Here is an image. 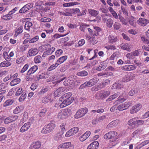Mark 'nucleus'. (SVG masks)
I'll list each match as a JSON object with an SVG mask.
<instances>
[{
	"label": "nucleus",
	"mask_w": 149,
	"mask_h": 149,
	"mask_svg": "<svg viewBox=\"0 0 149 149\" xmlns=\"http://www.w3.org/2000/svg\"><path fill=\"white\" fill-rule=\"evenodd\" d=\"M117 133L115 131L110 132L105 134L104 136V138L106 139H110V142L115 141L116 140L115 137L117 135Z\"/></svg>",
	"instance_id": "nucleus-3"
},
{
	"label": "nucleus",
	"mask_w": 149,
	"mask_h": 149,
	"mask_svg": "<svg viewBox=\"0 0 149 149\" xmlns=\"http://www.w3.org/2000/svg\"><path fill=\"white\" fill-rule=\"evenodd\" d=\"M39 36H36L33 37L31 40H29V42L30 43H33L38 41L39 40Z\"/></svg>",
	"instance_id": "nucleus-52"
},
{
	"label": "nucleus",
	"mask_w": 149,
	"mask_h": 149,
	"mask_svg": "<svg viewBox=\"0 0 149 149\" xmlns=\"http://www.w3.org/2000/svg\"><path fill=\"white\" fill-rule=\"evenodd\" d=\"M119 95V93H117L110 96L106 100V101H109L115 99V98L117 97Z\"/></svg>",
	"instance_id": "nucleus-39"
},
{
	"label": "nucleus",
	"mask_w": 149,
	"mask_h": 149,
	"mask_svg": "<svg viewBox=\"0 0 149 149\" xmlns=\"http://www.w3.org/2000/svg\"><path fill=\"white\" fill-rule=\"evenodd\" d=\"M38 66L37 65H34L28 71L26 75H30L34 74L38 69Z\"/></svg>",
	"instance_id": "nucleus-15"
},
{
	"label": "nucleus",
	"mask_w": 149,
	"mask_h": 149,
	"mask_svg": "<svg viewBox=\"0 0 149 149\" xmlns=\"http://www.w3.org/2000/svg\"><path fill=\"white\" fill-rule=\"evenodd\" d=\"M59 65V64L56 63L51 65L48 69V71H50L55 69Z\"/></svg>",
	"instance_id": "nucleus-47"
},
{
	"label": "nucleus",
	"mask_w": 149,
	"mask_h": 149,
	"mask_svg": "<svg viewBox=\"0 0 149 149\" xmlns=\"http://www.w3.org/2000/svg\"><path fill=\"white\" fill-rule=\"evenodd\" d=\"M72 94L71 93H65L59 99V101L62 102L63 100L65 99L68 98L70 97H72L71 96Z\"/></svg>",
	"instance_id": "nucleus-24"
},
{
	"label": "nucleus",
	"mask_w": 149,
	"mask_h": 149,
	"mask_svg": "<svg viewBox=\"0 0 149 149\" xmlns=\"http://www.w3.org/2000/svg\"><path fill=\"white\" fill-rule=\"evenodd\" d=\"M23 27L22 26H17L15 30V33L14 36L17 37L18 35L22 32L23 31Z\"/></svg>",
	"instance_id": "nucleus-22"
},
{
	"label": "nucleus",
	"mask_w": 149,
	"mask_h": 149,
	"mask_svg": "<svg viewBox=\"0 0 149 149\" xmlns=\"http://www.w3.org/2000/svg\"><path fill=\"white\" fill-rule=\"evenodd\" d=\"M142 132V131L141 130L137 129L133 132L132 134V137L138 136L139 135L141 134Z\"/></svg>",
	"instance_id": "nucleus-35"
},
{
	"label": "nucleus",
	"mask_w": 149,
	"mask_h": 149,
	"mask_svg": "<svg viewBox=\"0 0 149 149\" xmlns=\"http://www.w3.org/2000/svg\"><path fill=\"white\" fill-rule=\"evenodd\" d=\"M38 52V50L36 48H32L29 49L27 54V56L29 57L34 56L37 54Z\"/></svg>",
	"instance_id": "nucleus-8"
},
{
	"label": "nucleus",
	"mask_w": 149,
	"mask_h": 149,
	"mask_svg": "<svg viewBox=\"0 0 149 149\" xmlns=\"http://www.w3.org/2000/svg\"><path fill=\"white\" fill-rule=\"evenodd\" d=\"M11 64L9 61H6L1 62L0 64V66L1 67H7L10 66Z\"/></svg>",
	"instance_id": "nucleus-31"
},
{
	"label": "nucleus",
	"mask_w": 149,
	"mask_h": 149,
	"mask_svg": "<svg viewBox=\"0 0 149 149\" xmlns=\"http://www.w3.org/2000/svg\"><path fill=\"white\" fill-rule=\"evenodd\" d=\"M3 56L6 61H10L11 59L9 56L8 53L6 52H4L3 53Z\"/></svg>",
	"instance_id": "nucleus-42"
},
{
	"label": "nucleus",
	"mask_w": 149,
	"mask_h": 149,
	"mask_svg": "<svg viewBox=\"0 0 149 149\" xmlns=\"http://www.w3.org/2000/svg\"><path fill=\"white\" fill-rule=\"evenodd\" d=\"M140 50H136L132 52V55L134 56H137L140 54Z\"/></svg>",
	"instance_id": "nucleus-62"
},
{
	"label": "nucleus",
	"mask_w": 149,
	"mask_h": 149,
	"mask_svg": "<svg viewBox=\"0 0 149 149\" xmlns=\"http://www.w3.org/2000/svg\"><path fill=\"white\" fill-rule=\"evenodd\" d=\"M77 74L78 76L84 77L87 75H88V73L86 71L83 70L77 72Z\"/></svg>",
	"instance_id": "nucleus-41"
},
{
	"label": "nucleus",
	"mask_w": 149,
	"mask_h": 149,
	"mask_svg": "<svg viewBox=\"0 0 149 149\" xmlns=\"http://www.w3.org/2000/svg\"><path fill=\"white\" fill-rule=\"evenodd\" d=\"M18 118V116L17 115L7 117L4 120V123L8 124L13 121L16 120Z\"/></svg>",
	"instance_id": "nucleus-12"
},
{
	"label": "nucleus",
	"mask_w": 149,
	"mask_h": 149,
	"mask_svg": "<svg viewBox=\"0 0 149 149\" xmlns=\"http://www.w3.org/2000/svg\"><path fill=\"white\" fill-rule=\"evenodd\" d=\"M138 119H136V126H138L143 124L144 123V121L141 120H138Z\"/></svg>",
	"instance_id": "nucleus-60"
},
{
	"label": "nucleus",
	"mask_w": 149,
	"mask_h": 149,
	"mask_svg": "<svg viewBox=\"0 0 149 149\" xmlns=\"http://www.w3.org/2000/svg\"><path fill=\"white\" fill-rule=\"evenodd\" d=\"M142 107V105L140 104H138L133 106L130 110V113L133 114L136 113L140 110Z\"/></svg>",
	"instance_id": "nucleus-9"
},
{
	"label": "nucleus",
	"mask_w": 149,
	"mask_h": 149,
	"mask_svg": "<svg viewBox=\"0 0 149 149\" xmlns=\"http://www.w3.org/2000/svg\"><path fill=\"white\" fill-rule=\"evenodd\" d=\"M26 93L24 92L19 98V101L20 102L23 101L26 98Z\"/></svg>",
	"instance_id": "nucleus-55"
},
{
	"label": "nucleus",
	"mask_w": 149,
	"mask_h": 149,
	"mask_svg": "<svg viewBox=\"0 0 149 149\" xmlns=\"http://www.w3.org/2000/svg\"><path fill=\"white\" fill-rule=\"evenodd\" d=\"M139 90L136 88H134L131 90L129 92V94L130 95L132 96L137 93Z\"/></svg>",
	"instance_id": "nucleus-45"
},
{
	"label": "nucleus",
	"mask_w": 149,
	"mask_h": 149,
	"mask_svg": "<svg viewBox=\"0 0 149 149\" xmlns=\"http://www.w3.org/2000/svg\"><path fill=\"white\" fill-rule=\"evenodd\" d=\"M65 88H59L54 92V94L55 96L57 97L60 95L62 93L65 91Z\"/></svg>",
	"instance_id": "nucleus-19"
},
{
	"label": "nucleus",
	"mask_w": 149,
	"mask_h": 149,
	"mask_svg": "<svg viewBox=\"0 0 149 149\" xmlns=\"http://www.w3.org/2000/svg\"><path fill=\"white\" fill-rule=\"evenodd\" d=\"M48 77V74L47 73L44 72L41 73L39 76V77L40 79H45Z\"/></svg>",
	"instance_id": "nucleus-54"
},
{
	"label": "nucleus",
	"mask_w": 149,
	"mask_h": 149,
	"mask_svg": "<svg viewBox=\"0 0 149 149\" xmlns=\"http://www.w3.org/2000/svg\"><path fill=\"white\" fill-rule=\"evenodd\" d=\"M65 36V35H62L58 33L55 34L53 37V39L54 40L56 39H58L61 37H63Z\"/></svg>",
	"instance_id": "nucleus-59"
},
{
	"label": "nucleus",
	"mask_w": 149,
	"mask_h": 149,
	"mask_svg": "<svg viewBox=\"0 0 149 149\" xmlns=\"http://www.w3.org/2000/svg\"><path fill=\"white\" fill-rule=\"evenodd\" d=\"M92 86V85H91V81L90 80L89 81L86 82L81 85L80 86V88L82 89L84 88H85L86 87H89Z\"/></svg>",
	"instance_id": "nucleus-37"
},
{
	"label": "nucleus",
	"mask_w": 149,
	"mask_h": 149,
	"mask_svg": "<svg viewBox=\"0 0 149 149\" xmlns=\"http://www.w3.org/2000/svg\"><path fill=\"white\" fill-rule=\"evenodd\" d=\"M110 94L109 91H103L98 92L95 95V97L97 99L105 98Z\"/></svg>",
	"instance_id": "nucleus-4"
},
{
	"label": "nucleus",
	"mask_w": 149,
	"mask_h": 149,
	"mask_svg": "<svg viewBox=\"0 0 149 149\" xmlns=\"http://www.w3.org/2000/svg\"><path fill=\"white\" fill-rule=\"evenodd\" d=\"M134 77V74L132 73L126 74L124 77L122 81L124 82H127L133 79Z\"/></svg>",
	"instance_id": "nucleus-10"
},
{
	"label": "nucleus",
	"mask_w": 149,
	"mask_h": 149,
	"mask_svg": "<svg viewBox=\"0 0 149 149\" xmlns=\"http://www.w3.org/2000/svg\"><path fill=\"white\" fill-rule=\"evenodd\" d=\"M118 40L117 36L112 35H109L108 37V42L111 43L116 42Z\"/></svg>",
	"instance_id": "nucleus-20"
},
{
	"label": "nucleus",
	"mask_w": 149,
	"mask_h": 149,
	"mask_svg": "<svg viewBox=\"0 0 149 149\" xmlns=\"http://www.w3.org/2000/svg\"><path fill=\"white\" fill-rule=\"evenodd\" d=\"M55 4V2H49L46 3L45 4V6L46 7L45 8L43 9V10L45 12H46L47 11L49 10L50 9V7L48 6H54Z\"/></svg>",
	"instance_id": "nucleus-21"
},
{
	"label": "nucleus",
	"mask_w": 149,
	"mask_h": 149,
	"mask_svg": "<svg viewBox=\"0 0 149 149\" xmlns=\"http://www.w3.org/2000/svg\"><path fill=\"white\" fill-rule=\"evenodd\" d=\"M70 111L71 110L70 109H65L61 110L58 113L57 118L60 120L64 119L68 116Z\"/></svg>",
	"instance_id": "nucleus-1"
},
{
	"label": "nucleus",
	"mask_w": 149,
	"mask_h": 149,
	"mask_svg": "<svg viewBox=\"0 0 149 149\" xmlns=\"http://www.w3.org/2000/svg\"><path fill=\"white\" fill-rule=\"evenodd\" d=\"M113 27L114 30H118L120 28L121 24L118 22H115L113 25Z\"/></svg>",
	"instance_id": "nucleus-44"
},
{
	"label": "nucleus",
	"mask_w": 149,
	"mask_h": 149,
	"mask_svg": "<svg viewBox=\"0 0 149 149\" xmlns=\"http://www.w3.org/2000/svg\"><path fill=\"white\" fill-rule=\"evenodd\" d=\"M12 15L10 14L9 13L4 15H3L2 17V18L4 20H8L11 19L12 18Z\"/></svg>",
	"instance_id": "nucleus-46"
},
{
	"label": "nucleus",
	"mask_w": 149,
	"mask_h": 149,
	"mask_svg": "<svg viewBox=\"0 0 149 149\" xmlns=\"http://www.w3.org/2000/svg\"><path fill=\"white\" fill-rule=\"evenodd\" d=\"M20 81V79L19 78H16L12 80L10 82V84L11 86H13L19 84Z\"/></svg>",
	"instance_id": "nucleus-34"
},
{
	"label": "nucleus",
	"mask_w": 149,
	"mask_h": 149,
	"mask_svg": "<svg viewBox=\"0 0 149 149\" xmlns=\"http://www.w3.org/2000/svg\"><path fill=\"white\" fill-rule=\"evenodd\" d=\"M106 67V65L104 63H102L99 65L96 70L99 71L104 69Z\"/></svg>",
	"instance_id": "nucleus-51"
},
{
	"label": "nucleus",
	"mask_w": 149,
	"mask_h": 149,
	"mask_svg": "<svg viewBox=\"0 0 149 149\" xmlns=\"http://www.w3.org/2000/svg\"><path fill=\"white\" fill-rule=\"evenodd\" d=\"M88 110L86 108L81 109L78 110L74 115V118L78 119L84 116L88 112Z\"/></svg>",
	"instance_id": "nucleus-5"
},
{
	"label": "nucleus",
	"mask_w": 149,
	"mask_h": 149,
	"mask_svg": "<svg viewBox=\"0 0 149 149\" xmlns=\"http://www.w3.org/2000/svg\"><path fill=\"white\" fill-rule=\"evenodd\" d=\"M68 57L66 56H64L59 58L57 61V63L59 65L63 63L67 59Z\"/></svg>",
	"instance_id": "nucleus-29"
},
{
	"label": "nucleus",
	"mask_w": 149,
	"mask_h": 149,
	"mask_svg": "<svg viewBox=\"0 0 149 149\" xmlns=\"http://www.w3.org/2000/svg\"><path fill=\"white\" fill-rule=\"evenodd\" d=\"M31 124L29 122L25 123L19 130V132L21 133L24 132L28 131L30 128Z\"/></svg>",
	"instance_id": "nucleus-11"
},
{
	"label": "nucleus",
	"mask_w": 149,
	"mask_h": 149,
	"mask_svg": "<svg viewBox=\"0 0 149 149\" xmlns=\"http://www.w3.org/2000/svg\"><path fill=\"white\" fill-rule=\"evenodd\" d=\"M22 107L21 106L17 107L13 110V113L14 114H17L21 112Z\"/></svg>",
	"instance_id": "nucleus-53"
},
{
	"label": "nucleus",
	"mask_w": 149,
	"mask_h": 149,
	"mask_svg": "<svg viewBox=\"0 0 149 149\" xmlns=\"http://www.w3.org/2000/svg\"><path fill=\"white\" fill-rule=\"evenodd\" d=\"M41 146L40 142L37 141L32 143L29 147V149H38Z\"/></svg>",
	"instance_id": "nucleus-14"
},
{
	"label": "nucleus",
	"mask_w": 149,
	"mask_h": 149,
	"mask_svg": "<svg viewBox=\"0 0 149 149\" xmlns=\"http://www.w3.org/2000/svg\"><path fill=\"white\" fill-rule=\"evenodd\" d=\"M120 123L119 120H114L110 123L108 125V127H116Z\"/></svg>",
	"instance_id": "nucleus-23"
},
{
	"label": "nucleus",
	"mask_w": 149,
	"mask_h": 149,
	"mask_svg": "<svg viewBox=\"0 0 149 149\" xmlns=\"http://www.w3.org/2000/svg\"><path fill=\"white\" fill-rule=\"evenodd\" d=\"M55 50V48L54 47L49 48L46 52H45V54L46 55H49L51 54Z\"/></svg>",
	"instance_id": "nucleus-38"
},
{
	"label": "nucleus",
	"mask_w": 149,
	"mask_h": 149,
	"mask_svg": "<svg viewBox=\"0 0 149 149\" xmlns=\"http://www.w3.org/2000/svg\"><path fill=\"white\" fill-rule=\"evenodd\" d=\"M14 102V100L12 99H8L6 100L3 104V107H5L11 105Z\"/></svg>",
	"instance_id": "nucleus-36"
},
{
	"label": "nucleus",
	"mask_w": 149,
	"mask_h": 149,
	"mask_svg": "<svg viewBox=\"0 0 149 149\" xmlns=\"http://www.w3.org/2000/svg\"><path fill=\"white\" fill-rule=\"evenodd\" d=\"M63 132H60L56 134L54 137V139L56 141L61 140L63 138Z\"/></svg>",
	"instance_id": "nucleus-26"
},
{
	"label": "nucleus",
	"mask_w": 149,
	"mask_h": 149,
	"mask_svg": "<svg viewBox=\"0 0 149 149\" xmlns=\"http://www.w3.org/2000/svg\"><path fill=\"white\" fill-rule=\"evenodd\" d=\"M79 4V3L77 2H73L64 3L63 4V6L64 7H68L73 6Z\"/></svg>",
	"instance_id": "nucleus-28"
},
{
	"label": "nucleus",
	"mask_w": 149,
	"mask_h": 149,
	"mask_svg": "<svg viewBox=\"0 0 149 149\" xmlns=\"http://www.w3.org/2000/svg\"><path fill=\"white\" fill-rule=\"evenodd\" d=\"M23 91V90L22 88H20L17 91L15 95L16 96H18L20 95Z\"/></svg>",
	"instance_id": "nucleus-64"
},
{
	"label": "nucleus",
	"mask_w": 149,
	"mask_h": 149,
	"mask_svg": "<svg viewBox=\"0 0 149 149\" xmlns=\"http://www.w3.org/2000/svg\"><path fill=\"white\" fill-rule=\"evenodd\" d=\"M138 22L139 25L143 26L146 25L149 22V20L146 19L140 18Z\"/></svg>",
	"instance_id": "nucleus-16"
},
{
	"label": "nucleus",
	"mask_w": 149,
	"mask_h": 149,
	"mask_svg": "<svg viewBox=\"0 0 149 149\" xmlns=\"http://www.w3.org/2000/svg\"><path fill=\"white\" fill-rule=\"evenodd\" d=\"M51 97L50 95H48L47 96L43 97L42 100V101L43 103H46L49 102H51L52 100L51 99Z\"/></svg>",
	"instance_id": "nucleus-25"
},
{
	"label": "nucleus",
	"mask_w": 149,
	"mask_h": 149,
	"mask_svg": "<svg viewBox=\"0 0 149 149\" xmlns=\"http://www.w3.org/2000/svg\"><path fill=\"white\" fill-rule=\"evenodd\" d=\"M118 55V52H115L109 58V60H113L115 58L117 57Z\"/></svg>",
	"instance_id": "nucleus-58"
},
{
	"label": "nucleus",
	"mask_w": 149,
	"mask_h": 149,
	"mask_svg": "<svg viewBox=\"0 0 149 149\" xmlns=\"http://www.w3.org/2000/svg\"><path fill=\"white\" fill-rule=\"evenodd\" d=\"M73 100V98L72 97L69 98H67V99H65V100H64L61 102V103L59 104V107L61 108L65 107L72 103Z\"/></svg>",
	"instance_id": "nucleus-6"
},
{
	"label": "nucleus",
	"mask_w": 149,
	"mask_h": 149,
	"mask_svg": "<svg viewBox=\"0 0 149 149\" xmlns=\"http://www.w3.org/2000/svg\"><path fill=\"white\" fill-rule=\"evenodd\" d=\"M130 102H125L120 104L118 106V109L119 111H122L127 109L131 106Z\"/></svg>",
	"instance_id": "nucleus-7"
},
{
	"label": "nucleus",
	"mask_w": 149,
	"mask_h": 149,
	"mask_svg": "<svg viewBox=\"0 0 149 149\" xmlns=\"http://www.w3.org/2000/svg\"><path fill=\"white\" fill-rule=\"evenodd\" d=\"M136 68L135 66L132 65H127L122 67L121 69L123 70L130 71L135 70Z\"/></svg>",
	"instance_id": "nucleus-13"
},
{
	"label": "nucleus",
	"mask_w": 149,
	"mask_h": 149,
	"mask_svg": "<svg viewBox=\"0 0 149 149\" xmlns=\"http://www.w3.org/2000/svg\"><path fill=\"white\" fill-rule=\"evenodd\" d=\"M126 99L124 98H121L119 97L114 102V104L115 105H118L121 103H122L126 100Z\"/></svg>",
	"instance_id": "nucleus-27"
},
{
	"label": "nucleus",
	"mask_w": 149,
	"mask_h": 149,
	"mask_svg": "<svg viewBox=\"0 0 149 149\" xmlns=\"http://www.w3.org/2000/svg\"><path fill=\"white\" fill-rule=\"evenodd\" d=\"M41 60L42 58L41 56L39 55L36 56L34 59V61L36 63H40Z\"/></svg>",
	"instance_id": "nucleus-48"
},
{
	"label": "nucleus",
	"mask_w": 149,
	"mask_h": 149,
	"mask_svg": "<svg viewBox=\"0 0 149 149\" xmlns=\"http://www.w3.org/2000/svg\"><path fill=\"white\" fill-rule=\"evenodd\" d=\"M113 24V20L111 18H109L107 20L106 26L109 28H111Z\"/></svg>",
	"instance_id": "nucleus-40"
},
{
	"label": "nucleus",
	"mask_w": 149,
	"mask_h": 149,
	"mask_svg": "<svg viewBox=\"0 0 149 149\" xmlns=\"http://www.w3.org/2000/svg\"><path fill=\"white\" fill-rule=\"evenodd\" d=\"M32 25L33 24L31 22L29 21H27L25 25L24 29L25 30L29 31H30V28L32 26Z\"/></svg>",
	"instance_id": "nucleus-33"
},
{
	"label": "nucleus",
	"mask_w": 149,
	"mask_h": 149,
	"mask_svg": "<svg viewBox=\"0 0 149 149\" xmlns=\"http://www.w3.org/2000/svg\"><path fill=\"white\" fill-rule=\"evenodd\" d=\"M131 45L127 43H123L121 44L120 47L121 48L129 52L131 51Z\"/></svg>",
	"instance_id": "nucleus-18"
},
{
	"label": "nucleus",
	"mask_w": 149,
	"mask_h": 149,
	"mask_svg": "<svg viewBox=\"0 0 149 149\" xmlns=\"http://www.w3.org/2000/svg\"><path fill=\"white\" fill-rule=\"evenodd\" d=\"M88 11L90 15L95 17L99 13L98 11L94 10H89Z\"/></svg>",
	"instance_id": "nucleus-43"
},
{
	"label": "nucleus",
	"mask_w": 149,
	"mask_h": 149,
	"mask_svg": "<svg viewBox=\"0 0 149 149\" xmlns=\"http://www.w3.org/2000/svg\"><path fill=\"white\" fill-rule=\"evenodd\" d=\"M106 117L105 116H100L96 119V120L97 122H101L103 120H104L105 119Z\"/></svg>",
	"instance_id": "nucleus-63"
},
{
	"label": "nucleus",
	"mask_w": 149,
	"mask_h": 149,
	"mask_svg": "<svg viewBox=\"0 0 149 149\" xmlns=\"http://www.w3.org/2000/svg\"><path fill=\"white\" fill-rule=\"evenodd\" d=\"M98 80V79L97 77H95L91 79L90 81L91 84V85L93 86L97 83Z\"/></svg>",
	"instance_id": "nucleus-57"
},
{
	"label": "nucleus",
	"mask_w": 149,
	"mask_h": 149,
	"mask_svg": "<svg viewBox=\"0 0 149 149\" xmlns=\"http://www.w3.org/2000/svg\"><path fill=\"white\" fill-rule=\"evenodd\" d=\"M29 65L28 64H26L24 66L20 71L21 73H23L27 70L29 67Z\"/></svg>",
	"instance_id": "nucleus-56"
},
{
	"label": "nucleus",
	"mask_w": 149,
	"mask_h": 149,
	"mask_svg": "<svg viewBox=\"0 0 149 149\" xmlns=\"http://www.w3.org/2000/svg\"><path fill=\"white\" fill-rule=\"evenodd\" d=\"M65 149H67L70 148V149H73V145L70 142H66L63 143Z\"/></svg>",
	"instance_id": "nucleus-32"
},
{
	"label": "nucleus",
	"mask_w": 149,
	"mask_h": 149,
	"mask_svg": "<svg viewBox=\"0 0 149 149\" xmlns=\"http://www.w3.org/2000/svg\"><path fill=\"white\" fill-rule=\"evenodd\" d=\"M119 19L120 20V22L122 23V24L125 25H127L128 24L127 22L126 21V20L121 15H119Z\"/></svg>",
	"instance_id": "nucleus-50"
},
{
	"label": "nucleus",
	"mask_w": 149,
	"mask_h": 149,
	"mask_svg": "<svg viewBox=\"0 0 149 149\" xmlns=\"http://www.w3.org/2000/svg\"><path fill=\"white\" fill-rule=\"evenodd\" d=\"M55 124L54 123H50L45 125L41 130V132L43 134H47L52 131L55 127Z\"/></svg>",
	"instance_id": "nucleus-2"
},
{
	"label": "nucleus",
	"mask_w": 149,
	"mask_h": 149,
	"mask_svg": "<svg viewBox=\"0 0 149 149\" xmlns=\"http://www.w3.org/2000/svg\"><path fill=\"white\" fill-rule=\"evenodd\" d=\"M136 119H138V118H134L130 120L128 122V124L129 125H134L136 126Z\"/></svg>",
	"instance_id": "nucleus-30"
},
{
	"label": "nucleus",
	"mask_w": 149,
	"mask_h": 149,
	"mask_svg": "<svg viewBox=\"0 0 149 149\" xmlns=\"http://www.w3.org/2000/svg\"><path fill=\"white\" fill-rule=\"evenodd\" d=\"M28 45H21L20 46L19 48L22 52H24L29 47Z\"/></svg>",
	"instance_id": "nucleus-49"
},
{
	"label": "nucleus",
	"mask_w": 149,
	"mask_h": 149,
	"mask_svg": "<svg viewBox=\"0 0 149 149\" xmlns=\"http://www.w3.org/2000/svg\"><path fill=\"white\" fill-rule=\"evenodd\" d=\"M98 145V142L97 141H94L88 146L87 149H97Z\"/></svg>",
	"instance_id": "nucleus-17"
},
{
	"label": "nucleus",
	"mask_w": 149,
	"mask_h": 149,
	"mask_svg": "<svg viewBox=\"0 0 149 149\" xmlns=\"http://www.w3.org/2000/svg\"><path fill=\"white\" fill-rule=\"evenodd\" d=\"M47 111V110L45 108L42 109L39 113V116L42 117L44 116Z\"/></svg>",
	"instance_id": "nucleus-61"
}]
</instances>
